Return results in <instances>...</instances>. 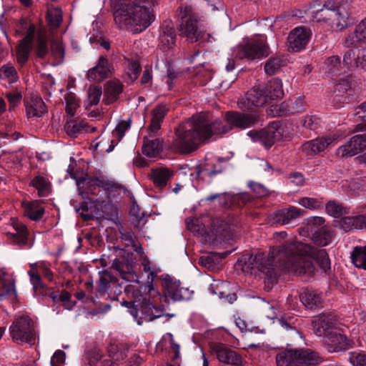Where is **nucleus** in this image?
Instances as JSON below:
<instances>
[{
  "label": "nucleus",
  "instance_id": "f257e3e1",
  "mask_svg": "<svg viewBox=\"0 0 366 366\" xmlns=\"http://www.w3.org/2000/svg\"><path fill=\"white\" fill-rule=\"evenodd\" d=\"M225 120L226 122L221 119L211 122L204 114L193 115L175 128L176 138L171 144L172 149L184 154L192 153L213 135L227 133L232 127H251L258 122V117L254 114L227 112Z\"/></svg>",
  "mask_w": 366,
  "mask_h": 366
},
{
  "label": "nucleus",
  "instance_id": "f03ea898",
  "mask_svg": "<svg viewBox=\"0 0 366 366\" xmlns=\"http://www.w3.org/2000/svg\"><path fill=\"white\" fill-rule=\"evenodd\" d=\"M310 252H312V246L292 241L285 242L268 254H244L242 262H244L246 269L257 268L270 283H273L277 277L278 264L297 276L312 277L316 269L310 259Z\"/></svg>",
  "mask_w": 366,
  "mask_h": 366
},
{
  "label": "nucleus",
  "instance_id": "7ed1b4c3",
  "mask_svg": "<svg viewBox=\"0 0 366 366\" xmlns=\"http://www.w3.org/2000/svg\"><path fill=\"white\" fill-rule=\"evenodd\" d=\"M319 21H324L332 28L342 30L349 24L350 6L346 1H327L315 15Z\"/></svg>",
  "mask_w": 366,
  "mask_h": 366
},
{
  "label": "nucleus",
  "instance_id": "20e7f679",
  "mask_svg": "<svg viewBox=\"0 0 366 366\" xmlns=\"http://www.w3.org/2000/svg\"><path fill=\"white\" fill-rule=\"evenodd\" d=\"M181 21L178 26L179 35L185 37L190 42H195L200 39L205 40L209 34L199 23V18L196 9L191 5H185L180 8Z\"/></svg>",
  "mask_w": 366,
  "mask_h": 366
},
{
  "label": "nucleus",
  "instance_id": "39448f33",
  "mask_svg": "<svg viewBox=\"0 0 366 366\" xmlns=\"http://www.w3.org/2000/svg\"><path fill=\"white\" fill-rule=\"evenodd\" d=\"M277 366H316L319 355L310 349H284L276 355Z\"/></svg>",
  "mask_w": 366,
  "mask_h": 366
},
{
  "label": "nucleus",
  "instance_id": "423d86ee",
  "mask_svg": "<svg viewBox=\"0 0 366 366\" xmlns=\"http://www.w3.org/2000/svg\"><path fill=\"white\" fill-rule=\"evenodd\" d=\"M79 195L83 199H88L89 195L98 196L101 189L104 190L107 198L109 199L110 192L117 191L122 186L106 177L82 178L76 180Z\"/></svg>",
  "mask_w": 366,
  "mask_h": 366
},
{
  "label": "nucleus",
  "instance_id": "0eeeda50",
  "mask_svg": "<svg viewBox=\"0 0 366 366\" xmlns=\"http://www.w3.org/2000/svg\"><path fill=\"white\" fill-rule=\"evenodd\" d=\"M234 52L239 59L255 61L267 57L269 54V46L263 36L252 38L237 45Z\"/></svg>",
  "mask_w": 366,
  "mask_h": 366
},
{
  "label": "nucleus",
  "instance_id": "6e6552de",
  "mask_svg": "<svg viewBox=\"0 0 366 366\" xmlns=\"http://www.w3.org/2000/svg\"><path fill=\"white\" fill-rule=\"evenodd\" d=\"M12 340L16 343L34 344L36 332L32 319L27 315L16 318L9 327Z\"/></svg>",
  "mask_w": 366,
  "mask_h": 366
},
{
  "label": "nucleus",
  "instance_id": "1a4fd4ad",
  "mask_svg": "<svg viewBox=\"0 0 366 366\" xmlns=\"http://www.w3.org/2000/svg\"><path fill=\"white\" fill-rule=\"evenodd\" d=\"M160 280L164 290L162 298L164 302L168 297L173 301H186L192 298L194 292L188 287H181L179 280H177L168 274H162Z\"/></svg>",
  "mask_w": 366,
  "mask_h": 366
},
{
  "label": "nucleus",
  "instance_id": "9d476101",
  "mask_svg": "<svg viewBox=\"0 0 366 366\" xmlns=\"http://www.w3.org/2000/svg\"><path fill=\"white\" fill-rule=\"evenodd\" d=\"M135 313L133 314L139 325L151 322L163 315V306H157L147 299V295L142 297V300H135Z\"/></svg>",
  "mask_w": 366,
  "mask_h": 366
},
{
  "label": "nucleus",
  "instance_id": "9b49d317",
  "mask_svg": "<svg viewBox=\"0 0 366 366\" xmlns=\"http://www.w3.org/2000/svg\"><path fill=\"white\" fill-rule=\"evenodd\" d=\"M29 270L28 275L29 276L30 282L33 286V290L36 295H44V290H47V287L42 282L41 276L39 273V269L41 270L42 274L49 281H52L54 274L48 267L46 263L41 262L40 264L31 263L29 264Z\"/></svg>",
  "mask_w": 366,
  "mask_h": 366
},
{
  "label": "nucleus",
  "instance_id": "f8f14e48",
  "mask_svg": "<svg viewBox=\"0 0 366 366\" xmlns=\"http://www.w3.org/2000/svg\"><path fill=\"white\" fill-rule=\"evenodd\" d=\"M278 124L272 122L268 127L261 130H251L247 135L254 142L262 144L266 148H270L277 139L281 136V132L278 129Z\"/></svg>",
  "mask_w": 366,
  "mask_h": 366
},
{
  "label": "nucleus",
  "instance_id": "ddd939ff",
  "mask_svg": "<svg viewBox=\"0 0 366 366\" xmlns=\"http://www.w3.org/2000/svg\"><path fill=\"white\" fill-rule=\"evenodd\" d=\"M268 101L261 84L248 91L244 98L238 101V107L242 111H252L253 107H263Z\"/></svg>",
  "mask_w": 366,
  "mask_h": 366
},
{
  "label": "nucleus",
  "instance_id": "4468645a",
  "mask_svg": "<svg viewBox=\"0 0 366 366\" xmlns=\"http://www.w3.org/2000/svg\"><path fill=\"white\" fill-rule=\"evenodd\" d=\"M21 29H26L25 37L21 40L16 50L17 62L23 66L29 59V54L31 49V43L35 33L34 24H28L26 21L21 23Z\"/></svg>",
  "mask_w": 366,
  "mask_h": 366
},
{
  "label": "nucleus",
  "instance_id": "2eb2a0df",
  "mask_svg": "<svg viewBox=\"0 0 366 366\" xmlns=\"http://www.w3.org/2000/svg\"><path fill=\"white\" fill-rule=\"evenodd\" d=\"M211 352L222 363L240 366L242 358L235 350L222 343H213L210 346Z\"/></svg>",
  "mask_w": 366,
  "mask_h": 366
},
{
  "label": "nucleus",
  "instance_id": "dca6fc26",
  "mask_svg": "<svg viewBox=\"0 0 366 366\" xmlns=\"http://www.w3.org/2000/svg\"><path fill=\"white\" fill-rule=\"evenodd\" d=\"M311 36L310 30L306 27H297L292 30L287 37L288 49L298 52L305 49Z\"/></svg>",
  "mask_w": 366,
  "mask_h": 366
},
{
  "label": "nucleus",
  "instance_id": "f3484780",
  "mask_svg": "<svg viewBox=\"0 0 366 366\" xmlns=\"http://www.w3.org/2000/svg\"><path fill=\"white\" fill-rule=\"evenodd\" d=\"M239 227V222L237 218L228 217L225 220H220L214 225L216 236L224 240L232 239L236 230Z\"/></svg>",
  "mask_w": 366,
  "mask_h": 366
},
{
  "label": "nucleus",
  "instance_id": "a211bd4d",
  "mask_svg": "<svg viewBox=\"0 0 366 366\" xmlns=\"http://www.w3.org/2000/svg\"><path fill=\"white\" fill-rule=\"evenodd\" d=\"M336 319L332 314H321L312 321L314 333L318 337H325L334 329Z\"/></svg>",
  "mask_w": 366,
  "mask_h": 366
},
{
  "label": "nucleus",
  "instance_id": "6ab92c4d",
  "mask_svg": "<svg viewBox=\"0 0 366 366\" xmlns=\"http://www.w3.org/2000/svg\"><path fill=\"white\" fill-rule=\"evenodd\" d=\"M11 222L16 233L8 232L7 235L14 239V243L21 247H31L34 244V239H29V232L26 226L16 219H11Z\"/></svg>",
  "mask_w": 366,
  "mask_h": 366
},
{
  "label": "nucleus",
  "instance_id": "aec40b11",
  "mask_svg": "<svg viewBox=\"0 0 366 366\" xmlns=\"http://www.w3.org/2000/svg\"><path fill=\"white\" fill-rule=\"evenodd\" d=\"M113 70L112 64L106 57L101 56L97 64L88 71L87 76L94 81H101L112 75Z\"/></svg>",
  "mask_w": 366,
  "mask_h": 366
},
{
  "label": "nucleus",
  "instance_id": "412c9836",
  "mask_svg": "<svg viewBox=\"0 0 366 366\" xmlns=\"http://www.w3.org/2000/svg\"><path fill=\"white\" fill-rule=\"evenodd\" d=\"M342 43L346 48L355 47L360 44L366 43V17L355 26L352 33L345 36Z\"/></svg>",
  "mask_w": 366,
  "mask_h": 366
},
{
  "label": "nucleus",
  "instance_id": "4be33fe9",
  "mask_svg": "<svg viewBox=\"0 0 366 366\" xmlns=\"http://www.w3.org/2000/svg\"><path fill=\"white\" fill-rule=\"evenodd\" d=\"M88 201H84L80 204L79 208L76 209L80 213L84 220L92 219L95 216L101 215L99 210V206L102 207L106 202L101 198H88Z\"/></svg>",
  "mask_w": 366,
  "mask_h": 366
},
{
  "label": "nucleus",
  "instance_id": "5701e85b",
  "mask_svg": "<svg viewBox=\"0 0 366 366\" xmlns=\"http://www.w3.org/2000/svg\"><path fill=\"white\" fill-rule=\"evenodd\" d=\"M324 342L331 352L345 350L347 347L346 336L339 333L335 328L324 337Z\"/></svg>",
  "mask_w": 366,
  "mask_h": 366
},
{
  "label": "nucleus",
  "instance_id": "b1692460",
  "mask_svg": "<svg viewBox=\"0 0 366 366\" xmlns=\"http://www.w3.org/2000/svg\"><path fill=\"white\" fill-rule=\"evenodd\" d=\"M174 175V172L173 170L163 167L152 169L150 174L154 187L159 189L166 187L167 184L171 182Z\"/></svg>",
  "mask_w": 366,
  "mask_h": 366
},
{
  "label": "nucleus",
  "instance_id": "393cba45",
  "mask_svg": "<svg viewBox=\"0 0 366 366\" xmlns=\"http://www.w3.org/2000/svg\"><path fill=\"white\" fill-rule=\"evenodd\" d=\"M176 42V32L173 24L170 21H164L162 32L159 35V45L166 51L172 48Z\"/></svg>",
  "mask_w": 366,
  "mask_h": 366
},
{
  "label": "nucleus",
  "instance_id": "a878e982",
  "mask_svg": "<svg viewBox=\"0 0 366 366\" xmlns=\"http://www.w3.org/2000/svg\"><path fill=\"white\" fill-rule=\"evenodd\" d=\"M304 213L301 209L290 207L277 211L274 214V219L276 223L286 225L292 223L294 220L300 218Z\"/></svg>",
  "mask_w": 366,
  "mask_h": 366
},
{
  "label": "nucleus",
  "instance_id": "bb28decb",
  "mask_svg": "<svg viewBox=\"0 0 366 366\" xmlns=\"http://www.w3.org/2000/svg\"><path fill=\"white\" fill-rule=\"evenodd\" d=\"M337 226L345 232L362 229L366 227V216L344 217L338 221Z\"/></svg>",
  "mask_w": 366,
  "mask_h": 366
},
{
  "label": "nucleus",
  "instance_id": "cd10ccee",
  "mask_svg": "<svg viewBox=\"0 0 366 366\" xmlns=\"http://www.w3.org/2000/svg\"><path fill=\"white\" fill-rule=\"evenodd\" d=\"M26 112L29 117H40L46 112L44 102L38 96H31L25 99Z\"/></svg>",
  "mask_w": 366,
  "mask_h": 366
},
{
  "label": "nucleus",
  "instance_id": "c85d7f7f",
  "mask_svg": "<svg viewBox=\"0 0 366 366\" xmlns=\"http://www.w3.org/2000/svg\"><path fill=\"white\" fill-rule=\"evenodd\" d=\"M122 91L123 84L119 80L114 79L107 81L104 86L103 102L110 104L116 102Z\"/></svg>",
  "mask_w": 366,
  "mask_h": 366
},
{
  "label": "nucleus",
  "instance_id": "c756f323",
  "mask_svg": "<svg viewBox=\"0 0 366 366\" xmlns=\"http://www.w3.org/2000/svg\"><path fill=\"white\" fill-rule=\"evenodd\" d=\"M333 139L331 137L317 138L302 144V151L307 155L317 154L325 149L332 144Z\"/></svg>",
  "mask_w": 366,
  "mask_h": 366
},
{
  "label": "nucleus",
  "instance_id": "7c9ffc66",
  "mask_svg": "<svg viewBox=\"0 0 366 366\" xmlns=\"http://www.w3.org/2000/svg\"><path fill=\"white\" fill-rule=\"evenodd\" d=\"M268 102L271 100L280 99L284 96L282 84L280 79H272L265 84H261Z\"/></svg>",
  "mask_w": 366,
  "mask_h": 366
},
{
  "label": "nucleus",
  "instance_id": "2f4dec72",
  "mask_svg": "<svg viewBox=\"0 0 366 366\" xmlns=\"http://www.w3.org/2000/svg\"><path fill=\"white\" fill-rule=\"evenodd\" d=\"M164 141L159 138H144L142 154L148 157H157L163 151Z\"/></svg>",
  "mask_w": 366,
  "mask_h": 366
},
{
  "label": "nucleus",
  "instance_id": "473e14b6",
  "mask_svg": "<svg viewBox=\"0 0 366 366\" xmlns=\"http://www.w3.org/2000/svg\"><path fill=\"white\" fill-rule=\"evenodd\" d=\"M352 96V89L348 81L342 80L335 86L333 92L334 101L339 103L349 102Z\"/></svg>",
  "mask_w": 366,
  "mask_h": 366
},
{
  "label": "nucleus",
  "instance_id": "72a5a7b5",
  "mask_svg": "<svg viewBox=\"0 0 366 366\" xmlns=\"http://www.w3.org/2000/svg\"><path fill=\"white\" fill-rule=\"evenodd\" d=\"M29 186L34 187L39 197H46L51 192V184L48 177L40 174L31 179Z\"/></svg>",
  "mask_w": 366,
  "mask_h": 366
},
{
  "label": "nucleus",
  "instance_id": "f704fd0d",
  "mask_svg": "<svg viewBox=\"0 0 366 366\" xmlns=\"http://www.w3.org/2000/svg\"><path fill=\"white\" fill-rule=\"evenodd\" d=\"M169 112L165 104H158L152 110V119L149 127L151 132L156 133L161 128V124Z\"/></svg>",
  "mask_w": 366,
  "mask_h": 366
},
{
  "label": "nucleus",
  "instance_id": "c9c22d12",
  "mask_svg": "<svg viewBox=\"0 0 366 366\" xmlns=\"http://www.w3.org/2000/svg\"><path fill=\"white\" fill-rule=\"evenodd\" d=\"M64 129L67 134L71 137H76L79 134L84 132H94L96 130L95 127L89 126L82 120L67 122Z\"/></svg>",
  "mask_w": 366,
  "mask_h": 366
},
{
  "label": "nucleus",
  "instance_id": "e433bc0d",
  "mask_svg": "<svg viewBox=\"0 0 366 366\" xmlns=\"http://www.w3.org/2000/svg\"><path fill=\"white\" fill-rule=\"evenodd\" d=\"M335 236V231L325 227L315 231L312 235V239L317 246L325 247L331 243Z\"/></svg>",
  "mask_w": 366,
  "mask_h": 366
},
{
  "label": "nucleus",
  "instance_id": "4c0bfd02",
  "mask_svg": "<svg viewBox=\"0 0 366 366\" xmlns=\"http://www.w3.org/2000/svg\"><path fill=\"white\" fill-rule=\"evenodd\" d=\"M287 64V60L283 56H271L264 64V72L269 76L274 75Z\"/></svg>",
  "mask_w": 366,
  "mask_h": 366
},
{
  "label": "nucleus",
  "instance_id": "58836bf2",
  "mask_svg": "<svg viewBox=\"0 0 366 366\" xmlns=\"http://www.w3.org/2000/svg\"><path fill=\"white\" fill-rule=\"evenodd\" d=\"M118 285V280L112 273L107 270H102L99 272V280L98 282V290L101 294H104L110 289L111 286Z\"/></svg>",
  "mask_w": 366,
  "mask_h": 366
},
{
  "label": "nucleus",
  "instance_id": "ea45409f",
  "mask_svg": "<svg viewBox=\"0 0 366 366\" xmlns=\"http://www.w3.org/2000/svg\"><path fill=\"white\" fill-rule=\"evenodd\" d=\"M44 209L41 206L39 200L27 203L24 207V214L33 221H38L42 218Z\"/></svg>",
  "mask_w": 366,
  "mask_h": 366
},
{
  "label": "nucleus",
  "instance_id": "a19ab883",
  "mask_svg": "<svg viewBox=\"0 0 366 366\" xmlns=\"http://www.w3.org/2000/svg\"><path fill=\"white\" fill-rule=\"evenodd\" d=\"M15 282L4 275L0 276V300H3L6 297H16Z\"/></svg>",
  "mask_w": 366,
  "mask_h": 366
},
{
  "label": "nucleus",
  "instance_id": "79ce46f5",
  "mask_svg": "<svg viewBox=\"0 0 366 366\" xmlns=\"http://www.w3.org/2000/svg\"><path fill=\"white\" fill-rule=\"evenodd\" d=\"M302 302L308 308L319 307L322 305V298L320 294L315 291L305 290L300 295Z\"/></svg>",
  "mask_w": 366,
  "mask_h": 366
},
{
  "label": "nucleus",
  "instance_id": "37998d69",
  "mask_svg": "<svg viewBox=\"0 0 366 366\" xmlns=\"http://www.w3.org/2000/svg\"><path fill=\"white\" fill-rule=\"evenodd\" d=\"M350 258L356 267L366 270V245L355 247L350 254Z\"/></svg>",
  "mask_w": 366,
  "mask_h": 366
},
{
  "label": "nucleus",
  "instance_id": "c03bdc74",
  "mask_svg": "<svg viewBox=\"0 0 366 366\" xmlns=\"http://www.w3.org/2000/svg\"><path fill=\"white\" fill-rule=\"evenodd\" d=\"M310 255L317 261V264L324 272L330 269V260L325 249H317L312 247V252H310Z\"/></svg>",
  "mask_w": 366,
  "mask_h": 366
},
{
  "label": "nucleus",
  "instance_id": "a18cd8bd",
  "mask_svg": "<svg viewBox=\"0 0 366 366\" xmlns=\"http://www.w3.org/2000/svg\"><path fill=\"white\" fill-rule=\"evenodd\" d=\"M358 153L360 152L354 146V143H352L351 139L345 144L340 146L337 150V155L342 159L352 157Z\"/></svg>",
  "mask_w": 366,
  "mask_h": 366
},
{
  "label": "nucleus",
  "instance_id": "49530a36",
  "mask_svg": "<svg viewBox=\"0 0 366 366\" xmlns=\"http://www.w3.org/2000/svg\"><path fill=\"white\" fill-rule=\"evenodd\" d=\"M47 20L49 25L56 29L59 27L62 21V11L59 8H51L48 10Z\"/></svg>",
  "mask_w": 366,
  "mask_h": 366
},
{
  "label": "nucleus",
  "instance_id": "de8ad7c7",
  "mask_svg": "<svg viewBox=\"0 0 366 366\" xmlns=\"http://www.w3.org/2000/svg\"><path fill=\"white\" fill-rule=\"evenodd\" d=\"M327 213L334 217H339L347 213L346 208L335 201H330L325 206Z\"/></svg>",
  "mask_w": 366,
  "mask_h": 366
},
{
  "label": "nucleus",
  "instance_id": "09e8293b",
  "mask_svg": "<svg viewBox=\"0 0 366 366\" xmlns=\"http://www.w3.org/2000/svg\"><path fill=\"white\" fill-rule=\"evenodd\" d=\"M66 112L71 116L74 115L76 109L79 107V102L75 94L68 92L65 94Z\"/></svg>",
  "mask_w": 366,
  "mask_h": 366
},
{
  "label": "nucleus",
  "instance_id": "8fccbe9b",
  "mask_svg": "<svg viewBox=\"0 0 366 366\" xmlns=\"http://www.w3.org/2000/svg\"><path fill=\"white\" fill-rule=\"evenodd\" d=\"M325 220L322 217H309L306 219L307 229L310 231L312 235L315 231L325 227Z\"/></svg>",
  "mask_w": 366,
  "mask_h": 366
},
{
  "label": "nucleus",
  "instance_id": "3c124183",
  "mask_svg": "<svg viewBox=\"0 0 366 366\" xmlns=\"http://www.w3.org/2000/svg\"><path fill=\"white\" fill-rule=\"evenodd\" d=\"M357 46L354 49H350L345 51L343 56V64L349 69H354L357 68Z\"/></svg>",
  "mask_w": 366,
  "mask_h": 366
},
{
  "label": "nucleus",
  "instance_id": "603ef678",
  "mask_svg": "<svg viewBox=\"0 0 366 366\" xmlns=\"http://www.w3.org/2000/svg\"><path fill=\"white\" fill-rule=\"evenodd\" d=\"M0 79H7L9 82L17 80L18 76L15 68L10 65H4L0 69Z\"/></svg>",
  "mask_w": 366,
  "mask_h": 366
},
{
  "label": "nucleus",
  "instance_id": "864d4df0",
  "mask_svg": "<svg viewBox=\"0 0 366 366\" xmlns=\"http://www.w3.org/2000/svg\"><path fill=\"white\" fill-rule=\"evenodd\" d=\"M299 204L310 209H317L324 207L322 200L312 197H302L300 199Z\"/></svg>",
  "mask_w": 366,
  "mask_h": 366
},
{
  "label": "nucleus",
  "instance_id": "5fc2aeb1",
  "mask_svg": "<svg viewBox=\"0 0 366 366\" xmlns=\"http://www.w3.org/2000/svg\"><path fill=\"white\" fill-rule=\"evenodd\" d=\"M36 52L37 56L40 58L44 57L48 53L47 38L42 33L38 34Z\"/></svg>",
  "mask_w": 366,
  "mask_h": 366
},
{
  "label": "nucleus",
  "instance_id": "6e6d98bb",
  "mask_svg": "<svg viewBox=\"0 0 366 366\" xmlns=\"http://www.w3.org/2000/svg\"><path fill=\"white\" fill-rule=\"evenodd\" d=\"M121 238L122 240L125 242V246L129 247L131 246L134 251L141 253L142 252V248L141 247L137 246V239L134 237H133V234L130 232H121Z\"/></svg>",
  "mask_w": 366,
  "mask_h": 366
},
{
  "label": "nucleus",
  "instance_id": "4d7b16f0",
  "mask_svg": "<svg viewBox=\"0 0 366 366\" xmlns=\"http://www.w3.org/2000/svg\"><path fill=\"white\" fill-rule=\"evenodd\" d=\"M131 126V119L129 118L126 121L120 122L115 129L112 132V134L114 137L118 139V141H120L122 137L124 136L125 132Z\"/></svg>",
  "mask_w": 366,
  "mask_h": 366
},
{
  "label": "nucleus",
  "instance_id": "13d9d810",
  "mask_svg": "<svg viewBox=\"0 0 366 366\" xmlns=\"http://www.w3.org/2000/svg\"><path fill=\"white\" fill-rule=\"evenodd\" d=\"M112 268L117 271L123 279H126V275L129 273L130 266L123 261L115 259L111 266Z\"/></svg>",
  "mask_w": 366,
  "mask_h": 366
},
{
  "label": "nucleus",
  "instance_id": "bf43d9fd",
  "mask_svg": "<svg viewBox=\"0 0 366 366\" xmlns=\"http://www.w3.org/2000/svg\"><path fill=\"white\" fill-rule=\"evenodd\" d=\"M355 116L363 124L357 125L358 129L366 132V102L362 103L356 108Z\"/></svg>",
  "mask_w": 366,
  "mask_h": 366
},
{
  "label": "nucleus",
  "instance_id": "052dcab7",
  "mask_svg": "<svg viewBox=\"0 0 366 366\" xmlns=\"http://www.w3.org/2000/svg\"><path fill=\"white\" fill-rule=\"evenodd\" d=\"M102 352L97 346H93L87 352V358L91 366H94L101 360Z\"/></svg>",
  "mask_w": 366,
  "mask_h": 366
},
{
  "label": "nucleus",
  "instance_id": "680f3d73",
  "mask_svg": "<svg viewBox=\"0 0 366 366\" xmlns=\"http://www.w3.org/2000/svg\"><path fill=\"white\" fill-rule=\"evenodd\" d=\"M325 64L330 72L335 74L339 71L341 65L340 58L338 56H330L326 59Z\"/></svg>",
  "mask_w": 366,
  "mask_h": 366
},
{
  "label": "nucleus",
  "instance_id": "e2e57ef3",
  "mask_svg": "<svg viewBox=\"0 0 366 366\" xmlns=\"http://www.w3.org/2000/svg\"><path fill=\"white\" fill-rule=\"evenodd\" d=\"M224 168L222 166L221 163L219 162L216 164H214L212 167H209L208 166H204L202 169L197 170V174L204 173L205 175L208 177H212L213 175L221 173L223 171Z\"/></svg>",
  "mask_w": 366,
  "mask_h": 366
},
{
  "label": "nucleus",
  "instance_id": "0e129e2a",
  "mask_svg": "<svg viewBox=\"0 0 366 366\" xmlns=\"http://www.w3.org/2000/svg\"><path fill=\"white\" fill-rule=\"evenodd\" d=\"M350 362L352 366H366V353L353 352L350 356Z\"/></svg>",
  "mask_w": 366,
  "mask_h": 366
},
{
  "label": "nucleus",
  "instance_id": "69168bd1",
  "mask_svg": "<svg viewBox=\"0 0 366 366\" xmlns=\"http://www.w3.org/2000/svg\"><path fill=\"white\" fill-rule=\"evenodd\" d=\"M288 111L290 113L301 112L305 109V102L302 99L297 98L288 104Z\"/></svg>",
  "mask_w": 366,
  "mask_h": 366
},
{
  "label": "nucleus",
  "instance_id": "338daca9",
  "mask_svg": "<svg viewBox=\"0 0 366 366\" xmlns=\"http://www.w3.org/2000/svg\"><path fill=\"white\" fill-rule=\"evenodd\" d=\"M102 92L101 88L95 87L89 91V101L90 105H97L100 100Z\"/></svg>",
  "mask_w": 366,
  "mask_h": 366
},
{
  "label": "nucleus",
  "instance_id": "774afa93",
  "mask_svg": "<svg viewBox=\"0 0 366 366\" xmlns=\"http://www.w3.org/2000/svg\"><path fill=\"white\" fill-rule=\"evenodd\" d=\"M128 70L129 78L133 81L137 79L142 69L138 62L132 61L129 64Z\"/></svg>",
  "mask_w": 366,
  "mask_h": 366
}]
</instances>
